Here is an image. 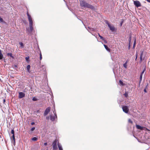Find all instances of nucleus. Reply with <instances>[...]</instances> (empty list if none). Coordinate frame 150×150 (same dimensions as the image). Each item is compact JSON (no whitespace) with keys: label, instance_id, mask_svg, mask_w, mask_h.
Here are the masks:
<instances>
[{"label":"nucleus","instance_id":"obj_3","mask_svg":"<svg viewBox=\"0 0 150 150\" xmlns=\"http://www.w3.org/2000/svg\"><path fill=\"white\" fill-rule=\"evenodd\" d=\"M53 112L54 114V115L52 114H51L50 116V118L52 121H54L55 118H57V114L55 112L54 109V110L53 111Z\"/></svg>","mask_w":150,"mask_h":150},{"label":"nucleus","instance_id":"obj_7","mask_svg":"<svg viewBox=\"0 0 150 150\" xmlns=\"http://www.w3.org/2000/svg\"><path fill=\"white\" fill-rule=\"evenodd\" d=\"M50 111V108L48 107L45 110L44 113V115L45 116L48 114Z\"/></svg>","mask_w":150,"mask_h":150},{"label":"nucleus","instance_id":"obj_46","mask_svg":"<svg viewBox=\"0 0 150 150\" xmlns=\"http://www.w3.org/2000/svg\"><path fill=\"white\" fill-rule=\"evenodd\" d=\"M130 47V45H129V47Z\"/></svg>","mask_w":150,"mask_h":150},{"label":"nucleus","instance_id":"obj_49","mask_svg":"<svg viewBox=\"0 0 150 150\" xmlns=\"http://www.w3.org/2000/svg\"><path fill=\"white\" fill-rule=\"evenodd\" d=\"M47 150H48V149H47Z\"/></svg>","mask_w":150,"mask_h":150},{"label":"nucleus","instance_id":"obj_8","mask_svg":"<svg viewBox=\"0 0 150 150\" xmlns=\"http://www.w3.org/2000/svg\"><path fill=\"white\" fill-rule=\"evenodd\" d=\"M25 94L22 92H20L19 93L18 97L20 98H21L24 97Z\"/></svg>","mask_w":150,"mask_h":150},{"label":"nucleus","instance_id":"obj_36","mask_svg":"<svg viewBox=\"0 0 150 150\" xmlns=\"http://www.w3.org/2000/svg\"><path fill=\"white\" fill-rule=\"evenodd\" d=\"M44 145H45V146H47V143H44Z\"/></svg>","mask_w":150,"mask_h":150},{"label":"nucleus","instance_id":"obj_31","mask_svg":"<svg viewBox=\"0 0 150 150\" xmlns=\"http://www.w3.org/2000/svg\"><path fill=\"white\" fill-rule=\"evenodd\" d=\"M35 127H32L31 129V131H33L35 129Z\"/></svg>","mask_w":150,"mask_h":150},{"label":"nucleus","instance_id":"obj_43","mask_svg":"<svg viewBox=\"0 0 150 150\" xmlns=\"http://www.w3.org/2000/svg\"><path fill=\"white\" fill-rule=\"evenodd\" d=\"M40 56H42V54H41V53H40Z\"/></svg>","mask_w":150,"mask_h":150},{"label":"nucleus","instance_id":"obj_42","mask_svg":"<svg viewBox=\"0 0 150 150\" xmlns=\"http://www.w3.org/2000/svg\"><path fill=\"white\" fill-rule=\"evenodd\" d=\"M122 25V23H120V26H121Z\"/></svg>","mask_w":150,"mask_h":150},{"label":"nucleus","instance_id":"obj_28","mask_svg":"<svg viewBox=\"0 0 150 150\" xmlns=\"http://www.w3.org/2000/svg\"><path fill=\"white\" fill-rule=\"evenodd\" d=\"M100 39H102V40H104V38L103 37H102V36H100Z\"/></svg>","mask_w":150,"mask_h":150},{"label":"nucleus","instance_id":"obj_6","mask_svg":"<svg viewBox=\"0 0 150 150\" xmlns=\"http://www.w3.org/2000/svg\"><path fill=\"white\" fill-rule=\"evenodd\" d=\"M57 141L56 140H55L54 142L52 144L53 150H56L57 149Z\"/></svg>","mask_w":150,"mask_h":150},{"label":"nucleus","instance_id":"obj_23","mask_svg":"<svg viewBox=\"0 0 150 150\" xmlns=\"http://www.w3.org/2000/svg\"><path fill=\"white\" fill-rule=\"evenodd\" d=\"M11 133L13 134H14V131L13 129H12L11 131Z\"/></svg>","mask_w":150,"mask_h":150},{"label":"nucleus","instance_id":"obj_39","mask_svg":"<svg viewBox=\"0 0 150 150\" xmlns=\"http://www.w3.org/2000/svg\"><path fill=\"white\" fill-rule=\"evenodd\" d=\"M37 112H40L39 110H37Z\"/></svg>","mask_w":150,"mask_h":150},{"label":"nucleus","instance_id":"obj_13","mask_svg":"<svg viewBox=\"0 0 150 150\" xmlns=\"http://www.w3.org/2000/svg\"><path fill=\"white\" fill-rule=\"evenodd\" d=\"M59 149V150H63V149L62 146L60 144H58Z\"/></svg>","mask_w":150,"mask_h":150},{"label":"nucleus","instance_id":"obj_1","mask_svg":"<svg viewBox=\"0 0 150 150\" xmlns=\"http://www.w3.org/2000/svg\"><path fill=\"white\" fill-rule=\"evenodd\" d=\"M80 4L81 6L82 7L89 8L91 9L94 8L93 6L86 3L84 1H80Z\"/></svg>","mask_w":150,"mask_h":150},{"label":"nucleus","instance_id":"obj_33","mask_svg":"<svg viewBox=\"0 0 150 150\" xmlns=\"http://www.w3.org/2000/svg\"><path fill=\"white\" fill-rule=\"evenodd\" d=\"M35 124V123L33 122H32L31 123V125H34Z\"/></svg>","mask_w":150,"mask_h":150},{"label":"nucleus","instance_id":"obj_44","mask_svg":"<svg viewBox=\"0 0 150 150\" xmlns=\"http://www.w3.org/2000/svg\"><path fill=\"white\" fill-rule=\"evenodd\" d=\"M140 59H141V60L142 59V57H140Z\"/></svg>","mask_w":150,"mask_h":150},{"label":"nucleus","instance_id":"obj_17","mask_svg":"<svg viewBox=\"0 0 150 150\" xmlns=\"http://www.w3.org/2000/svg\"><path fill=\"white\" fill-rule=\"evenodd\" d=\"M12 138L13 139V142L14 143H15V136L14 134H13L12 136Z\"/></svg>","mask_w":150,"mask_h":150},{"label":"nucleus","instance_id":"obj_48","mask_svg":"<svg viewBox=\"0 0 150 150\" xmlns=\"http://www.w3.org/2000/svg\"><path fill=\"white\" fill-rule=\"evenodd\" d=\"M4 102H5V100H4Z\"/></svg>","mask_w":150,"mask_h":150},{"label":"nucleus","instance_id":"obj_15","mask_svg":"<svg viewBox=\"0 0 150 150\" xmlns=\"http://www.w3.org/2000/svg\"><path fill=\"white\" fill-rule=\"evenodd\" d=\"M4 58L3 55L1 53L0 54V59H2Z\"/></svg>","mask_w":150,"mask_h":150},{"label":"nucleus","instance_id":"obj_21","mask_svg":"<svg viewBox=\"0 0 150 150\" xmlns=\"http://www.w3.org/2000/svg\"><path fill=\"white\" fill-rule=\"evenodd\" d=\"M136 44V40H135L134 41V44H133V47L134 48L135 47Z\"/></svg>","mask_w":150,"mask_h":150},{"label":"nucleus","instance_id":"obj_38","mask_svg":"<svg viewBox=\"0 0 150 150\" xmlns=\"http://www.w3.org/2000/svg\"><path fill=\"white\" fill-rule=\"evenodd\" d=\"M148 2H150V0H146Z\"/></svg>","mask_w":150,"mask_h":150},{"label":"nucleus","instance_id":"obj_9","mask_svg":"<svg viewBox=\"0 0 150 150\" xmlns=\"http://www.w3.org/2000/svg\"><path fill=\"white\" fill-rule=\"evenodd\" d=\"M108 27L109 28L110 30L112 31H114L115 30V28L113 25H108Z\"/></svg>","mask_w":150,"mask_h":150},{"label":"nucleus","instance_id":"obj_11","mask_svg":"<svg viewBox=\"0 0 150 150\" xmlns=\"http://www.w3.org/2000/svg\"><path fill=\"white\" fill-rule=\"evenodd\" d=\"M128 62V61L127 60L125 63L123 64V67L125 68H127V64Z\"/></svg>","mask_w":150,"mask_h":150},{"label":"nucleus","instance_id":"obj_5","mask_svg":"<svg viewBox=\"0 0 150 150\" xmlns=\"http://www.w3.org/2000/svg\"><path fill=\"white\" fill-rule=\"evenodd\" d=\"M123 111L126 113H127L129 111V109L127 106L124 105L122 107Z\"/></svg>","mask_w":150,"mask_h":150},{"label":"nucleus","instance_id":"obj_4","mask_svg":"<svg viewBox=\"0 0 150 150\" xmlns=\"http://www.w3.org/2000/svg\"><path fill=\"white\" fill-rule=\"evenodd\" d=\"M134 4L137 7H140L141 6V4L138 1H134Z\"/></svg>","mask_w":150,"mask_h":150},{"label":"nucleus","instance_id":"obj_37","mask_svg":"<svg viewBox=\"0 0 150 150\" xmlns=\"http://www.w3.org/2000/svg\"><path fill=\"white\" fill-rule=\"evenodd\" d=\"M50 118V117H47L46 119L47 120H48Z\"/></svg>","mask_w":150,"mask_h":150},{"label":"nucleus","instance_id":"obj_27","mask_svg":"<svg viewBox=\"0 0 150 150\" xmlns=\"http://www.w3.org/2000/svg\"><path fill=\"white\" fill-rule=\"evenodd\" d=\"M128 122H129V123H132V121L130 119H129L128 120Z\"/></svg>","mask_w":150,"mask_h":150},{"label":"nucleus","instance_id":"obj_41","mask_svg":"<svg viewBox=\"0 0 150 150\" xmlns=\"http://www.w3.org/2000/svg\"><path fill=\"white\" fill-rule=\"evenodd\" d=\"M104 42L105 43H107V41H106V40H104Z\"/></svg>","mask_w":150,"mask_h":150},{"label":"nucleus","instance_id":"obj_14","mask_svg":"<svg viewBox=\"0 0 150 150\" xmlns=\"http://www.w3.org/2000/svg\"><path fill=\"white\" fill-rule=\"evenodd\" d=\"M8 56H10V57H11L12 58H14V57L12 56V54L11 53H8L7 54Z\"/></svg>","mask_w":150,"mask_h":150},{"label":"nucleus","instance_id":"obj_26","mask_svg":"<svg viewBox=\"0 0 150 150\" xmlns=\"http://www.w3.org/2000/svg\"><path fill=\"white\" fill-rule=\"evenodd\" d=\"M145 69H144L143 70V71L142 72L141 74V75H142L144 73V72L145 71Z\"/></svg>","mask_w":150,"mask_h":150},{"label":"nucleus","instance_id":"obj_16","mask_svg":"<svg viewBox=\"0 0 150 150\" xmlns=\"http://www.w3.org/2000/svg\"><path fill=\"white\" fill-rule=\"evenodd\" d=\"M30 66L29 65H28L27 67V69L28 71V72H29L30 69Z\"/></svg>","mask_w":150,"mask_h":150},{"label":"nucleus","instance_id":"obj_20","mask_svg":"<svg viewBox=\"0 0 150 150\" xmlns=\"http://www.w3.org/2000/svg\"><path fill=\"white\" fill-rule=\"evenodd\" d=\"M19 44L21 45V47L23 48V47L24 45H23V44L22 42H20L19 43Z\"/></svg>","mask_w":150,"mask_h":150},{"label":"nucleus","instance_id":"obj_32","mask_svg":"<svg viewBox=\"0 0 150 150\" xmlns=\"http://www.w3.org/2000/svg\"><path fill=\"white\" fill-rule=\"evenodd\" d=\"M29 59V57H26L25 58V59L26 61H28Z\"/></svg>","mask_w":150,"mask_h":150},{"label":"nucleus","instance_id":"obj_18","mask_svg":"<svg viewBox=\"0 0 150 150\" xmlns=\"http://www.w3.org/2000/svg\"><path fill=\"white\" fill-rule=\"evenodd\" d=\"M38 140V139L36 137H33L32 139V140L33 141H36Z\"/></svg>","mask_w":150,"mask_h":150},{"label":"nucleus","instance_id":"obj_2","mask_svg":"<svg viewBox=\"0 0 150 150\" xmlns=\"http://www.w3.org/2000/svg\"><path fill=\"white\" fill-rule=\"evenodd\" d=\"M27 15L28 16V19L29 22V26L30 32H32L33 30V21L31 16L29 14L28 12L27 13Z\"/></svg>","mask_w":150,"mask_h":150},{"label":"nucleus","instance_id":"obj_24","mask_svg":"<svg viewBox=\"0 0 150 150\" xmlns=\"http://www.w3.org/2000/svg\"><path fill=\"white\" fill-rule=\"evenodd\" d=\"M0 21L1 22H3V19L0 17Z\"/></svg>","mask_w":150,"mask_h":150},{"label":"nucleus","instance_id":"obj_40","mask_svg":"<svg viewBox=\"0 0 150 150\" xmlns=\"http://www.w3.org/2000/svg\"><path fill=\"white\" fill-rule=\"evenodd\" d=\"M2 53L1 50H0V54Z\"/></svg>","mask_w":150,"mask_h":150},{"label":"nucleus","instance_id":"obj_29","mask_svg":"<svg viewBox=\"0 0 150 150\" xmlns=\"http://www.w3.org/2000/svg\"><path fill=\"white\" fill-rule=\"evenodd\" d=\"M105 23L106 24H107L108 25V26L109 25H110V24L108 23V21H105Z\"/></svg>","mask_w":150,"mask_h":150},{"label":"nucleus","instance_id":"obj_47","mask_svg":"<svg viewBox=\"0 0 150 150\" xmlns=\"http://www.w3.org/2000/svg\"><path fill=\"white\" fill-rule=\"evenodd\" d=\"M15 67H17V66L16 65H15Z\"/></svg>","mask_w":150,"mask_h":150},{"label":"nucleus","instance_id":"obj_45","mask_svg":"<svg viewBox=\"0 0 150 150\" xmlns=\"http://www.w3.org/2000/svg\"><path fill=\"white\" fill-rule=\"evenodd\" d=\"M98 35L99 37H100V35L99 34H98Z\"/></svg>","mask_w":150,"mask_h":150},{"label":"nucleus","instance_id":"obj_25","mask_svg":"<svg viewBox=\"0 0 150 150\" xmlns=\"http://www.w3.org/2000/svg\"><path fill=\"white\" fill-rule=\"evenodd\" d=\"M142 75L141 74L140 76V81H141L142 80Z\"/></svg>","mask_w":150,"mask_h":150},{"label":"nucleus","instance_id":"obj_22","mask_svg":"<svg viewBox=\"0 0 150 150\" xmlns=\"http://www.w3.org/2000/svg\"><path fill=\"white\" fill-rule=\"evenodd\" d=\"M124 95L125 96V97H127L128 96V93L126 92L124 94Z\"/></svg>","mask_w":150,"mask_h":150},{"label":"nucleus","instance_id":"obj_10","mask_svg":"<svg viewBox=\"0 0 150 150\" xmlns=\"http://www.w3.org/2000/svg\"><path fill=\"white\" fill-rule=\"evenodd\" d=\"M136 128L138 129H140V130H142L143 129V127H142L139 125H136Z\"/></svg>","mask_w":150,"mask_h":150},{"label":"nucleus","instance_id":"obj_34","mask_svg":"<svg viewBox=\"0 0 150 150\" xmlns=\"http://www.w3.org/2000/svg\"><path fill=\"white\" fill-rule=\"evenodd\" d=\"M144 91L145 92V93H146L147 92V91H146V89H144Z\"/></svg>","mask_w":150,"mask_h":150},{"label":"nucleus","instance_id":"obj_30","mask_svg":"<svg viewBox=\"0 0 150 150\" xmlns=\"http://www.w3.org/2000/svg\"><path fill=\"white\" fill-rule=\"evenodd\" d=\"M33 101H36L37 100V99L35 97H34L33 98Z\"/></svg>","mask_w":150,"mask_h":150},{"label":"nucleus","instance_id":"obj_19","mask_svg":"<svg viewBox=\"0 0 150 150\" xmlns=\"http://www.w3.org/2000/svg\"><path fill=\"white\" fill-rule=\"evenodd\" d=\"M119 83L121 86L124 85V84L123 83V82L120 80L119 81Z\"/></svg>","mask_w":150,"mask_h":150},{"label":"nucleus","instance_id":"obj_12","mask_svg":"<svg viewBox=\"0 0 150 150\" xmlns=\"http://www.w3.org/2000/svg\"><path fill=\"white\" fill-rule=\"evenodd\" d=\"M103 45L104 46L105 49H106V50L107 51H109V52L110 51V49L108 47H107V46L106 45Z\"/></svg>","mask_w":150,"mask_h":150},{"label":"nucleus","instance_id":"obj_35","mask_svg":"<svg viewBox=\"0 0 150 150\" xmlns=\"http://www.w3.org/2000/svg\"><path fill=\"white\" fill-rule=\"evenodd\" d=\"M42 58V56H40V59L41 60Z\"/></svg>","mask_w":150,"mask_h":150}]
</instances>
